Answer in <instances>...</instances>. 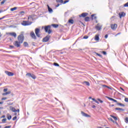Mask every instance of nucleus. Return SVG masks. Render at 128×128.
Returning a JSON list of instances; mask_svg holds the SVG:
<instances>
[{
	"label": "nucleus",
	"mask_w": 128,
	"mask_h": 128,
	"mask_svg": "<svg viewBox=\"0 0 128 128\" xmlns=\"http://www.w3.org/2000/svg\"><path fill=\"white\" fill-rule=\"evenodd\" d=\"M126 122H128V117H126Z\"/></svg>",
	"instance_id": "nucleus-51"
},
{
	"label": "nucleus",
	"mask_w": 128,
	"mask_h": 128,
	"mask_svg": "<svg viewBox=\"0 0 128 128\" xmlns=\"http://www.w3.org/2000/svg\"><path fill=\"white\" fill-rule=\"evenodd\" d=\"M94 40L96 42H98V40H100V36L98 34H96L95 36Z\"/></svg>",
	"instance_id": "nucleus-14"
},
{
	"label": "nucleus",
	"mask_w": 128,
	"mask_h": 128,
	"mask_svg": "<svg viewBox=\"0 0 128 128\" xmlns=\"http://www.w3.org/2000/svg\"><path fill=\"white\" fill-rule=\"evenodd\" d=\"M16 118H17L16 116L12 118V120H16Z\"/></svg>",
	"instance_id": "nucleus-42"
},
{
	"label": "nucleus",
	"mask_w": 128,
	"mask_h": 128,
	"mask_svg": "<svg viewBox=\"0 0 128 128\" xmlns=\"http://www.w3.org/2000/svg\"><path fill=\"white\" fill-rule=\"evenodd\" d=\"M106 98H107L108 99V100H112V101H114V98H110V97H108V96H106Z\"/></svg>",
	"instance_id": "nucleus-33"
},
{
	"label": "nucleus",
	"mask_w": 128,
	"mask_h": 128,
	"mask_svg": "<svg viewBox=\"0 0 128 128\" xmlns=\"http://www.w3.org/2000/svg\"><path fill=\"white\" fill-rule=\"evenodd\" d=\"M116 110H120L122 112H124V109H122L120 108H115Z\"/></svg>",
	"instance_id": "nucleus-16"
},
{
	"label": "nucleus",
	"mask_w": 128,
	"mask_h": 128,
	"mask_svg": "<svg viewBox=\"0 0 128 128\" xmlns=\"http://www.w3.org/2000/svg\"><path fill=\"white\" fill-rule=\"evenodd\" d=\"M8 120H10L12 119V116H10V114H8Z\"/></svg>",
	"instance_id": "nucleus-27"
},
{
	"label": "nucleus",
	"mask_w": 128,
	"mask_h": 128,
	"mask_svg": "<svg viewBox=\"0 0 128 128\" xmlns=\"http://www.w3.org/2000/svg\"><path fill=\"white\" fill-rule=\"evenodd\" d=\"M110 106H114V104H112V105H110Z\"/></svg>",
	"instance_id": "nucleus-59"
},
{
	"label": "nucleus",
	"mask_w": 128,
	"mask_h": 128,
	"mask_svg": "<svg viewBox=\"0 0 128 128\" xmlns=\"http://www.w3.org/2000/svg\"><path fill=\"white\" fill-rule=\"evenodd\" d=\"M6 122V118H4L2 120V122L4 124V122Z\"/></svg>",
	"instance_id": "nucleus-34"
},
{
	"label": "nucleus",
	"mask_w": 128,
	"mask_h": 128,
	"mask_svg": "<svg viewBox=\"0 0 128 128\" xmlns=\"http://www.w3.org/2000/svg\"><path fill=\"white\" fill-rule=\"evenodd\" d=\"M50 40V36H46L44 38H43V42H48Z\"/></svg>",
	"instance_id": "nucleus-12"
},
{
	"label": "nucleus",
	"mask_w": 128,
	"mask_h": 128,
	"mask_svg": "<svg viewBox=\"0 0 128 128\" xmlns=\"http://www.w3.org/2000/svg\"><path fill=\"white\" fill-rule=\"evenodd\" d=\"M20 14H24V11L20 12Z\"/></svg>",
	"instance_id": "nucleus-52"
},
{
	"label": "nucleus",
	"mask_w": 128,
	"mask_h": 128,
	"mask_svg": "<svg viewBox=\"0 0 128 128\" xmlns=\"http://www.w3.org/2000/svg\"><path fill=\"white\" fill-rule=\"evenodd\" d=\"M6 34H9V36H14V38H16V33L14 32H8V33H6Z\"/></svg>",
	"instance_id": "nucleus-6"
},
{
	"label": "nucleus",
	"mask_w": 128,
	"mask_h": 128,
	"mask_svg": "<svg viewBox=\"0 0 128 128\" xmlns=\"http://www.w3.org/2000/svg\"><path fill=\"white\" fill-rule=\"evenodd\" d=\"M92 108H96V106H94V105L92 106Z\"/></svg>",
	"instance_id": "nucleus-56"
},
{
	"label": "nucleus",
	"mask_w": 128,
	"mask_h": 128,
	"mask_svg": "<svg viewBox=\"0 0 128 128\" xmlns=\"http://www.w3.org/2000/svg\"><path fill=\"white\" fill-rule=\"evenodd\" d=\"M54 66H60V64H58V63L54 62Z\"/></svg>",
	"instance_id": "nucleus-32"
},
{
	"label": "nucleus",
	"mask_w": 128,
	"mask_h": 128,
	"mask_svg": "<svg viewBox=\"0 0 128 128\" xmlns=\"http://www.w3.org/2000/svg\"><path fill=\"white\" fill-rule=\"evenodd\" d=\"M31 78H33V80H36V77L34 74H32Z\"/></svg>",
	"instance_id": "nucleus-28"
},
{
	"label": "nucleus",
	"mask_w": 128,
	"mask_h": 128,
	"mask_svg": "<svg viewBox=\"0 0 128 128\" xmlns=\"http://www.w3.org/2000/svg\"><path fill=\"white\" fill-rule=\"evenodd\" d=\"M4 104V102H0V104Z\"/></svg>",
	"instance_id": "nucleus-60"
},
{
	"label": "nucleus",
	"mask_w": 128,
	"mask_h": 128,
	"mask_svg": "<svg viewBox=\"0 0 128 128\" xmlns=\"http://www.w3.org/2000/svg\"><path fill=\"white\" fill-rule=\"evenodd\" d=\"M16 8H16V7L11 8L10 10H11V12H14V10H16Z\"/></svg>",
	"instance_id": "nucleus-25"
},
{
	"label": "nucleus",
	"mask_w": 128,
	"mask_h": 128,
	"mask_svg": "<svg viewBox=\"0 0 128 128\" xmlns=\"http://www.w3.org/2000/svg\"><path fill=\"white\" fill-rule=\"evenodd\" d=\"M5 74H6L7 76H14V73L8 71H5Z\"/></svg>",
	"instance_id": "nucleus-9"
},
{
	"label": "nucleus",
	"mask_w": 128,
	"mask_h": 128,
	"mask_svg": "<svg viewBox=\"0 0 128 128\" xmlns=\"http://www.w3.org/2000/svg\"><path fill=\"white\" fill-rule=\"evenodd\" d=\"M97 128H102L101 126H98Z\"/></svg>",
	"instance_id": "nucleus-64"
},
{
	"label": "nucleus",
	"mask_w": 128,
	"mask_h": 128,
	"mask_svg": "<svg viewBox=\"0 0 128 128\" xmlns=\"http://www.w3.org/2000/svg\"><path fill=\"white\" fill-rule=\"evenodd\" d=\"M10 110L12 112H18V115L20 114V109L16 110L15 108L10 106Z\"/></svg>",
	"instance_id": "nucleus-3"
},
{
	"label": "nucleus",
	"mask_w": 128,
	"mask_h": 128,
	"mask_svg": "<svg viewBox=\"0 0 128 128\" xmlns=\"http://www.w3.org/2000/svg\"><path fill=\"white\" fill-rule=\"evenodd\" d=\"M81 114L83 116H85V118H90V116L86 114L84 112L82 111L81 112Z\"/></svg>",
	"instance_id": "nucleus-8"
},
{
	"label": "nucleus",
	"mask_w": 128,
	"mask_h": 128,
	"mask_svg": "<svg viewBox=\"0 0 128 128\" xmlns=\"http://www.w3.org/2000/svg\"><path fill=\"white\" fill-rule=\"evenodd\" d=\"M83 38L86 40V39L88 38V36H84Z\"/></svg>",
	"instance_id": "nucleus-38"
},
{
	"label": "nucleus",
	"mask_w": 128,
	"mask_h": 128,
	"mask_svg": "<svg viewBox=\"0 0 128 128\" xmlns=\"http://www.w3.org/2000/svg\"><path fill=\"white\" fill-rule=\"evenodd\" d=\"M3 91L4 92H8V88H4Z\"/></svg>",
	"instance_id": "nucleus-39"
},
{
	"label": "nucleus",
	"mask_w": 128,
	"mask_h": 128,
	"mask_svg": "<svg viewBox=\"0 0 128 128\" xmlns=\"http://www.w3.org/2000/svg\"><path fill=\"white\" fill-rule=\"evenodd\" d=\"M108 34H106V35H105V36H104L105 38H108Z\"/></svg>",
	"instance_id": "nucleus-48"
},
{
	"label": "nucleus",
	"mask_w": 128,
	"mask_h": 128,
	"mask_svg": "<svg viewBox=\"0 0 128 128\" xmlns=\"http://www.w3.org/2000/svg\"><path fill=\"white\" fill-rule=\"evenodd\" d=\"M120 90H122L123 92H124V88H120Z\"/></svg>",
	"instance_id": "nucleus-55"
},
{
	"label": "nucleus",
	"mask_w": 128,
	"mask_h": 128,
	"mask_svg": "<svg viewBox=\"0 0 128 128\" xmlns=\"http://www.w3.org/2000/svg\"><path fill=\"white\" fill-rule=\"evenodd\" d=\"M83 84H86V86H90V82H86V81L84 82Z\"/></svg>",
	"instance_id": "nucleus-17"
},
{
	"label": "nucleus",
	"mask_w": 128,
	"mask_h": 128,
	"mask_svg": "<svg viewBox=\"0 0 128 128\" xmlns=\"http://www.w3.org/2000/svg\"><path fill=\"white\" fill-rule=\"evenodd\" d=\"M6 2V0H3L2 2H1V4H4V2Z\"/></svg>",
	"instance_id": "nucleus-36"
},
{
	"label": "nucleus",
	"mask_w": 128,
	"mask_h": 128,
	"mask_svg": "<svg viewBox=\"0 0 128 128\" xmlns=\"http://www.w3.org/2000/svg\"><path fill=\"white\" fill-rule=\"evenodd\" d=\"M118 106H125L124 104L120 103V102H117Z\"/></svg>",
	"instance_id": "nucleus-23"
},
{
	"label": "nucleus",
	"mask_w": 128,
	"mask_h": 128,
	"mask_svg": "<svg viewBox=\"0 0 128 128\" xmlns=\"http://www.w3.org/2000/svg\"><path fill=\"white\" fill-rule=\"evenodd\" d=\"M94 14H93L92 15V17L94 18Z\"/></svg>",
	"instance_id": "nucleus-61"
},
{
	"label": "nucleus",
	"mask_w": 128,
	"mask_h": 128,
	"mask_svg": "<svg viewBox=\"0 0 128 128\" xmlns=\"http://www.w3.org/2000/svg\"><path fill=\"white\" fill-rule=\"evenodd\" d=\"M74 20L70 19V20H68L69 24H74Z\"/></svg>",
	"instance_id": "nucleus-21"
},
{
	"label": "nucleus",
	"mask_w": 128,
	"mask_h": 128,
	"mask_svg": "<svg viewBox=\"0 0 128 128\" xmlns=\"http://www.w3.org/2000/svg\"><path fill=\"white\" fill-rule=\"evenodd\" d=\"M56 2L60 3V4H64V0H56Z\"/></svg>",
	"instance_id": "nucleus-20"
},
{
	"label": "nucleus",
	"mask_w": 128,
	"mask_h": 128,
	"mask_svg": "<svg viewBox=\"0 0 128 128\" xmlns=\"http://www.w3.org/2000/svg\"><path fill=\"white\" fill-rule=\"evenodd\" d=\"M6 98H2V100H6Z\"/></svg>",
	"instance_id": "nucleus-45"
},
{
	"label": "nucleus",
	"mask_w": 128,
	"mask_h": 128,
	"mask_svg": "<svg viewBox=\"0 0 128 128\" xmlns=\"http://www.w3.org/2000/svg\"><path fill=\"white\" fill-rule=\"evenodd\" d=\"M10 46V48H14V46Z\"/></svg>",
	"instance_id": "nucleus-54"
},
{
	"label": "nucleus",
	"mask_w": 128,
	"mask_h": 128,
	"mask_svg": "<svg viewBox=\"0 0 128 128\" xmlns=\"http://www.w3.org/2000/svg\"><path fill=\"white\" fill-rule=\"evenodd\" d=\"M58 6H60V4H58L56 6V8H58Z\"/></svg>",
	"instance_id": "nucleus-58"
},
{
	"label": "nucleus",
	"mask_w": 128,
	"mask_h": 128,
	"mask_svg": "<svg viewBox=\"0 0 128 128\" xmlns=\"http://www.w3.org/2000/svg\"><path fill=\"white\" fill-rule=\"evenodd\" d=\"M98 102H100L101 104H102V102H104L100 99H98Z\"/></svg>",
	"instance_id": "nucleus-40"
},
{
	"label": "nucleus",
	"mask_w": 128,
	"mask_h": 128,
	"mask_svg": "<svg viewBox=\"0 0 128 128\" xmlns=\"http://www.w3.org/2000/svg\"><path fill=\"white\" fill-rule=\"evenodd\" d=\"M124 6H128V2L124 5Z\"/></svg>",
	"instance_id": "nucleus-46"
},
{
	"label": "nucleus",
	"mask_w": 128,
	"mask_h": 128,
	"mask_svg": "<svg viewBox=\"0 0 128 128\" xmlns=\"http://www.w3.org/2000/svg\"><path fill=\"white\" fill-rule=\"evenodd\" d=\"M103 86L106 88L107 86L106 85H103Z\"/></svg>",
	"instance_id": "nucleus-63"
},
{
	"label": "nucleus",
	"mask_w": 128,
	"mask_h": 128,
	"mask_svg": "<svg viewBox=\"0 0 128 128\" xmlns=\"http://www.w3.org/2000/svg\"><path fill=\"white\" fill-rule=\"evenodd\" d=\"M24 36L23 34H20L18 37V40L15 41L14 42V46H16V48H20V44L24 42Z\"/></svg>",
	"instance_id": "nucleus-1"
},
{
	"label": "nucleus",
	"mask_w": 128,
	"mask_h": 128,
	"mask_svg": "<svg viewBox=\"0 0 128 128\" xmlns=\"http://www.w3.org/2000/svg\"><path fill=\"white\" fill-rule=\"evenodd\" d=\"M84 20L86 22H88V20H90V17L88 16L84 18Z\"/></svg>",
	"instance_id": "nucleus-26"
},
{
	"label": "nucleus",
	"mask_w": 128,
	"mask_h": 128,
	"mask_svg": "<svg viewBox=\"0 0 128 128\" xmlns=\"http://www.w3.org/2000/svg\"><path fill=\"white\" fill-rule=\"evenodd\" d=\"M113 102H116V104H118V101L114 99L113 100Z\"/></svg>",
	"instance_id": "nucleus-50"
},
{
	"label": "nucleus",
	"mask_w": 128,
	"mask_h": 128,
	"mask_svg": "<svg viewBox=\"0 0 128 128\" xmlns=\"http://www.w3.org/2000/svg\"><path fill=\"white\" fill-rule=\"evenodd\" d=\"M52 30H50V28L49 29V30H48V34H52Z\"/></svg>",
	"instance_id": "nucleus-30"
},
{
	"label": "nucleus",
	"mask_w": 128,
	"mask_h": 128,
	"mask_svg": "<svg viewBox=\"0 0 128 128\" xmlns=\"http://www.w3.org/2000/svg\"><path fill=\"white\" fill-rule=\"evenodd\" d=\"M48 12H49L50 14H52V9L50 8V6H48Z\"/></svg>",
	"instance_id": "nucleus-18"
},
{
	"label": "nucleus",
	"mask_w": 128,
	"mask_h": 128,
	"mask_svg": "<svg viewBox=\"0 0 128 128\" xmlns=\"http://www.w3.org/2000/svg\"><path fill=\"white\" fill-rule=\"evenodd\" d=\"M96 28L97 30H102V26H100V24H98L96 26Z\"/></svg>",
	"instance_id": "nucleus-11"
},
{
	"label": "nucleus",
	"mask_w": 128,
	"mask_h": 128,
	"mask_svg": "<svg viewBox=\"0 0 128 128\" xmlns=\"http://www.w3.org/2000/svg\"><path fill=\"white\" fill-rule=\"evenodd\" d=\"M92 100H94V102H96V99L94 98H92Z\"/></svg>",
	"instance_id": "nucleus-57"
},
{
	"label": "nucleus",
	"mask_w": 128,
	"mask_h": 128,
	"mask_svg": "<svg viewBox=\"0 0 128 128\" xmlns=\"http://www.w3.org/2000/svg\"><path fill=\"white\" fill-rule=\"evenodd\" d=\"M110 116H111V118H114V120H118V118L112 115H110Z\"/></svg>",
	"instance_id": "nucleus-24"
},
{
	"label": "nucleus",
	"mask_w": 128,
	"mask_h": 128,
	"mask_svg": "<svg viewBox=\"0 0 128 128\" xmlns=\"http://www.w3.org/2000/svg\"><path fill=\"white\" fill-rule=\"evenodd\" d=\"M102 54H104V55L106 54V52L102 51Z\"/></svg>",
	"instance_id": "nucleus-43"
},
{
	"label": "nucleus",
	"mask_w": 128,
	"mask_h": 128,
	"mask_svg": "<svg viewBox=\"0 0 128 128\" xmlns=\"http://www.w3.org/2000/svg\"><path fill=\"white\" fill-rule=\"evenodd\" d=\"M6 118V116L3 115V116L1 117V118Z\"/></svg>",
	"instance_id": "nucleus-49"
},
{
	"label": "nucleus",
	"mask_w": 128,
	"mask_h": 128,
	"mask_svg": "<svg viewBox=\"0 0 128 128\" xmlns=\"http://www.w3.org/2000/svg\"><path fill=\"white\" fill-rule=\"evenodd\" d=\"M108 120H111V122H114V120H112V118H108Z\"/></svg>",
	"instance_id": "nucleus-44"
},
{
	"label": "nucleus",
	"mask_w": 128,
	"mask_h": 128,
	"mask_svg": "<svg viewBox=\"0 0 128 128\" xmlns=\"http://www.w3.org/2000/svg\"><path fill=\"white\" fill-rule=\"evenodd\" d=\"M10 91H8L5 93H3L2 94V96H8V94H10Z\"/></svg>",
	"instance_id": "nucleus-19"
},
{
	"label": "nucleus",
	"mask_w": 128,
	"mask_h": 128,
	"mask_svg": "<svg viewBox=\"0 0 128 128\" xmlns=\"http://www.w3.org/2000/svg\"><path fill=\"white\" fill-rule=\"evenodd\" d=\"M124 102H128V98H125Z\"/></svg>",
	"instance_id": "nucleus-41"
},
{
	"label": "nucleus",
	"mask_w": 128,
	"mask_h": 128,
	"mask_svg": "<svg viewBox=\"0 0 128 128\" xmlns=\"http://www.w3.org/2000/svg\"><path fill=\"white\" fill-rule=\"evenodd\" d=\"M22 26H30L32 24V22H30L29 21L24 20L22 22Z\"/></svg>",
	"instance_id": "nucleus-2"
},
{
	"label": "nucleus",
	"mask_w": 128,
	"mask_h": 128,
	"mask_svg": "<svg viewBox=\"0 0 128 128\" xmlns=\"http://www.w3.org/2000/svg\"><path fill=\"white\" fill-rule=\"evenodd\" d=\"M52 26H53V28H58V24H52Z\"/></svg>",
	"instance_id": "nucleus-22"
},
{
	"label": "nucleus",
	"mask_w": 128,
	"mask_h": 128,
	"mask_svg": "<svg viewBox=\"0 0 128 128\" xmlns=\"http://www.w3.org/2000/svg\"><path fill=\"white\" fill-rule=\"evenodd\" d=\"M50 28V26H46L45 28H44V30H45L46 32H48V31Z\"/></svg>",
	"instance_id": "nucleus-13"
},
{
	"label": "nucleus",
	"mask_w": 128,
	"mask_h": 128,
	"mask_svg": "<svg viewBox=\"0 0 128 128\" xmlns=\"http://www.w3.org/2000/svg\"><path fill=\"white\" fill-rule=\"evenodd\" d=\"M116 28H118V25L116 24H111V28L113 30H116Z\"/></svg>",
	"instance_id": "nucleus-7"
},
{
	"label": "nucleus",
	"mask_w": 128,
	"mask_h": 128,
	"mask_svg": "<svg viewBox=\"0 0 128 128\" xmlns=\"http://www.w3.org/2000/svg\"><path fill=\"white\" fill-rule=\"evenodd\" d=\"M24 46H28V42H24Z\"/></svg>",
	"instance_id": "nucleus-29"
},
{
	"label": "nucleus",
	"mask_w": 128,
	"mask_h": 128,
	"mask_svg": "<svg viewBox=\"0 0 128 128\" xmlns=\"http://www.w3.org/2000/svg\"><path fill=\"white\" fill-rule=\"evenodd\" d=\"M40 28H36L35 29V34L36 36H38V38H40Z\"/></svg>",
	"instance_id": "nucleus-4"
},
{
	"label": "nucleus",
	"mask_w": 128,
	"mask_h": 128,
	"mask_svg": "<svg viewBox=\"0 0 128 128\" xmlns=\"http://www.w3.org/2000/svg\"><path fill=\"white\" fill-rule=\"evenodd\" d=\"M30 36L32 38H34V40H36V34H34V32H30Z\"/></svg>",
	"instance_id": "nucleus-5"
},
{
	"label": "nucleus",
	"mask_w": 128,
	"mask_h": 128,
	"mask_svg": "<svg viewBox=\"0 0 128 128\" xmlns=\"http://www.w3.org/2000/svg\"><path fill=\"white\" fill-rule=\"evenodd\" d=\"M88 14L86 13V12H84L82 13V14L80 15V18H86V16H88Z\"/></svg>",
	"instance_id": "nucleus-10"
},
{
	"label": "nucleus",
	"mask_w": 128,
	"mask_h": 128,
	"mask_svg": "<svg viewBox=\"0 0 128 128\" xmlns=\"http://www.w3.org/2000/svg\"><path fill=\"white\" fill-rule=\"evenodd\" d=\"M30 18H32V16L30 15V16H28V20H30Z\"/></svg>",
	"instance_id": "nucleus-35"
},
{
	"label": "nucleus",
	"mask_w": 128,
	"mask_h": 128,
	"mask_svg": "<svg viewBox=\"0 0 128 128\" xmlns=\"http://www.w3.org/2000/svg\"><path fill=\"white\" fill-rule=\"evenodd\" d=\"M95 54H96V56H100V58H102V55H100L98 53H96V52H95Z\"/></svg>",
	"instance_id": "nucleus-31"
},
{
	"label": "nucleus",
	"mask_w": 128,
	"mask_h": 128,
	"mask_svg": "<svg viewBox=\"0 0 128 128\" xmlns=\"http://www.w3.org/2000/svg\"><path fill=\"white\" fill-rule=\"evenodd\" d=\"M126 16V14L124 12H122V13H119V16L120 18H122V16Z\"/></svg>",
	"instance_id": "nucleus-15"
},
{
	"label": "nucleus",
	"mask_w": 128,
	"mask_h": 128,
	"mask_svg": "<svg viewBox=\"0 0 128 128\" xmlns=\"http://www.w3.org/2000/svg\"><path fill=\"white\" fill-rule=\"evenodd\" d=\"M92 98V97L91 96H90L89 98H88V99L89 100H90Z\"/></svg>",
	"instance_id": "nucleus-62"
},
{
	"label": "nucleus",
	"mask_w": 128,
	"mask_h": 128,
	"mask_svg": "<svg viewBox=\"0 0 128 128\" xmlns=\"http://www.w3.org/2000/svg\"><path fill=\"white\" fill-rule=\"evenodd\" d=\"M26 76H28L31 77L32 76V74L30 73H28Z\"/></svg>",
	"instance_id": "nucleus-37"
},
{
	"label": "nucleus",
	"mask_w": 128,
	"mask_h": 128,
	"mask_svg": "<svg viewBox=\"0 0 128 128\" xmlns=\"http://www.w3.org/2000/svg\"><path fill=\"white\" fill-rule=\"evenodd\" d=\"M66 2H68V0H65L64 2V4H66Z\"/></svg>",
	"instance_id": "nucleus-47"
},
{
	"label": "nucleus",
	"mask_w": 128,
	"mask_h": 128,
	"mask_svg": "<svg viewBox=\"0 0 128 128\" xmlns=\"http://www.w3.org/2000/svg\"><path fill=\"white\" fill-rule=\"evenodd\" d=\"M95 102H96V104H100L99 102H98V100H95Z\"/></svg>",
	"instance_id": "nucleus-53"
}]
</instances>
